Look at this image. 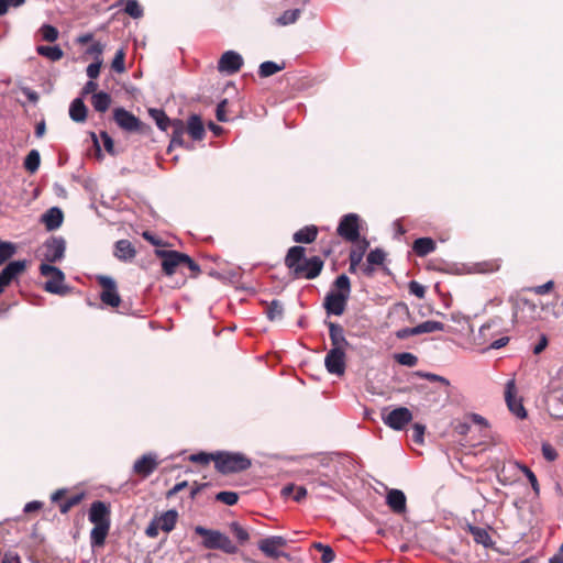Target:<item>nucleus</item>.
Instances as JSON below:
<instances>
[{
    "instance_id": "1a4fd4ad",
    "label": "nucleus",
    "mask_w": 563,
    "mask_h": 563,
    "mask_svg": "<svg viewBox=\"0 0 563 563\" xmlns=\"http://www.w3.org/2000/svg\"><path fill=\"white\" fill-rule=\"evenodd\" d=\"M103 290L100 294L101 301L110 307H118L121 302V297L117 289L115 280L106 275H100L97 278Z\"/></svg>"
},
{
    "instance_id": "ddd939ff",
    "label": "nucleus",
    "mask_w": 563,
    "mask_h": 563,
    "mask_svg": "<svg viewBox=\"0 0 563 563\" xmlns=\"http://www.w3.org/2000/svg\"><path fill=\"white\" fill-rule=\"evenodd\" d=\"M324 365L330 374L343 375L345 372V352L339 349H331L325 355Z\"/></svg>"
},
{
    "instance_id": "864d4df0",
    "label": "nucleus",
    "mask_w": 563,
    "mask_h": 563,
    "mask_svg": "<svg viewBox=\"0 0 563 563\" xmlns=\"http://www.w3.org/2000/svg\"><path fill=\"white\" fill-rule=\"evenodd\" d=\"M416 375L421 377V378H424L427 380H430V382H439V383H442L445 386L450 385V382L445 377L440 376L438 374L418 371V372H416Z\"/></svg>"
},
{
    "instance_id": "a18cd8bd",
    "label": "nucleus",
    "mask_w": 563,
    "mask_h": 563,
    "mask_svg": "<svg viewBox=\"0 0 563 563\" xmlns=\"http://www.w3.org/2000/svg\"><path fill=\"white\" fill-rule=\"evenodd\" d=\"M216 499L228 506H233L239 500V495L235 492L223 490L216 495Z\"/></svg>"
},
{
    "instance_id": "b1692460",
    "label": "nucleus",
    "mask_w": 563,
    "mask_h": 563,
    "mask_svg": "<svg viewBox=\"0 0 563 563\" xmlns=\"http://www.w3.org/2000/svg\"><path fill=\"white\" fill-rule=\"evenodd\" d=\"M187 132L194 141H201L205 135V126L201 117L198 114H191L187 122Z\"/></svg>"
},
{
    "instance_id": "e2e57ef3",
    "label": "nucleus",
    "mask_w": 563,
    "mask_h": 563,
    "mask_svg": "<svg viewBox=\"0 0 563 563\" xmlns=\"http://www.w3.org/2000/svg\"><path fill=\"white\" fill-rule=\"evenodd\" d=\"M426 427L421 423H415L412 428V439L417 443H421L423 441Z\"/></svg>"
},
{
    "instance_id": "5fc2aeb1",
    "label": "nucleus",
    "mask_w": 563,
    "mask_h": 563,
    "mask_svg": "<svg viewBox=\"0 0 563 563\" xmlns=\"http://www.w3.org/2000/svg\"><path fill=\"white\" fill-rule=\"evenodd\" d=\"M541 451L543 457L549 462H553L558 457L556 450L548 442L542 443Z\"/></svg>"
},
{
    "instance_id": "2eb2a0df",
    "label": "nucleus",
    "mask_w": 563,
    "mask_h": 563,
    "mask_svg": "<svg viewBox=\"0 0 563 563\" xmlns=\"http://www.w3.org/2000/svg\"><path fill=\"white\" fill-rule=\"evenodd\" d=\"M88 519L93 525L110 526V508L104 501H93L90 506Z\"/></svg>"
},
{
    "instance_id": "aec40b11",
    "label": "nucleus",
    "mask_w": 563,
    "mask_h": 563,
    "mask_svg": "<svg viewBox=\"0 0 563 563\" xmlns=\"http://www.w3.org/2000/svg\"><path fill=\"white\" fill-rule=\"evenodd\" d=\"M325 323L329 327V334L332 344L331 349H339L344 351V349L349 346V342L345 338L343 327L330 321H327Z\"/></svg>"
},
{
    "instance_id": "9b49d317",
    "label": "nucleus",
    "mask_w": 563,
    "mask_h": 563,
    "mask_svg": "<svg viewBox=\"0 0 563 563\" xmlns=\"http://www.w3.org/2000/svg\"><path fill=\"white\" fill-rule=\"evenodd\" d=\"M156 255L162 260L163 272L172 276L183 265L184 253L178 251L156 250Z\"/></svg>"
},
{
    "instance_id": "bb28decb",
    "label": "nucleus",
    "mask_w": 563,
    "mask_h": 563,
    "mask_svg": "<svg viewBox=\"0 0 563 563\" xmlns=\"http://www.w3.org/2000/svg\"><path fill=\"white\" fill-rule=\"evenodd\" d=\"M468 531L477 544H482L484 548H492L494 545L492 537L486 529L471 525L468 526Z\"/></svg>"
},
{
    "instance_id": "dca6fc26",
    "label": "nucleus",
    "mask_w": 563,
    "mask_h": 563,
    "mask_svg": "<svg viewBox=\"0 0 563 563\" xmlns=\"http://www.w3.org/2000/svg\"><path fill=\"white\" fill-rule=\"evenodd\" d=\"M157 455L153 452L146 453L133 464V472L142 477H148L157 467Z\"/></svg>"
},
{
    "instance_id": "6e6552de",
    "label": "nucleus",
    "mask_w": 563,
    "mask_h": 563,
    "mask_svg": "<svg viewBox=\"0 0 563 563\" xmlns=\"http://www.w3.org/2000/svg\"><path fill=\"white\" fill-rule=\"evenodd\" d=\"M66 241L63 236H51L43 244V257L48 263H56L64 258Z\"/></svg>"
},
{
    "instance_id": "7c9ffc66",
    "label": "nucleus",
    "mask_w": 563,
    "mask_h": 563,
    "mask_svg": "<svg viewBox=\"0 0 563 563\" xmlns=\"http://www.w3.org/2000/svg\"><path fill=\"white\" fill-rule=\"evenodd\" d=\"M266 305L265 314L269 321H278L284 316V305L282 301L274 299L271 302H264Z\"/></svg>"
},
{
    "instance_id": "8fccbe9b",
    "label": "nucleus",
    "mask_w": 563,
    "mask_h": 563,
    "mask_svg": "<svg viewBox=\"0 0 563 563\" xmlns=\"http://www.w3.org/2000/svg\"><path fill=\"white\" fill-rule=\"evenodd\" d=\"M396 360L399 364H401L404 366H408V367H412V366L417 365V363H418V357L415 354L409 353V352H404V353L397 354Z\"/></svg>"
},
{
    "instance_id": "0eeeda50",
    "label": "nucleus",
    "mask_w": 563,
    "mask_h": 563,
    "mask_svg": "<svg viewBox=\"0 0 563 563\" xmlns=\"http://www.w3.org/2000/svg\"><path fill=\"white\" fill-rule=\"evenodd\" d=\"M360 217L356 213L343 216L339 222L338 234L349 242H356L360 239Z\"/></svg>"
},
{
    "instance_id": "2f4dec72",
    "label": "nucleus",
    "mask_w": 563,
    "mask_h": 563,
    "mask_svg": "<svg viewBox=\"0 0 563 563\" xmlns=\"http://www.w3.org/2000/svg\"><path fill=\"white\" fill-rule=\"evenodd\" d=\"M150 117L155 121L161 131L166 132L169 129L172 120L167 117L164 110L157 108L148 109Z\"/></svg>"
},
{
    "instance_id": "6e6d98bb",
    "label": "nucleus",
    "mask_w": 563,
    "mask_h": 563,
    "mask_svg": "<svg viewBox=\"0 0 563 563\" xmlns=\"http://www.w3.org/2000/svg\"><path fill=\"white\" fill-rule=\"evenodd\" d=\"M100 139L103 143V147L104 150L110 154V155H115V151H114V142L112 140V137L109 135L108 132L106 131H101L100 132Z\"/></svg>"
},
{
    "instance_id": "6ab92c4d",
    "label": "nucleus",
    "mask_w": 563,
    "mask_h": 563,
    "mask_svg": "<svg viewBox=\"0 0 563 563\" xmlns=\"http://www.w3.org/2000/svg\"><path fill=\"white\" fill-rule=\"evenodd\" d=\"M386 504L394 514L401 515L407 510V498L402 490L391 488L387 492Z\"/></svg>"
},
{
    "instance_id": "69168bd1",
    "label": "nucleus",
    "mask_w": 563,
    "mask_h": 563,
    "mask_svg": "<svg viewBox=\"0 0 563 563\" xmlns=\"http://www.w3.org/2000/svg\"><path fill=\"white\" fill-rule=\"evenodd\" d=\"M159 530H161L159 526L157 525V522L153 518L151 520L150 525L147 526L146 530H145V534L148 538H156L158 536Z\"/></svg>"
},
{
    "instance_id": "4be33fe9",
    "label": "nucleus",
    "mask_w": 563,
    "mask_h": 563,
    "mask_svg": "<svg viewBox=\"0 0 563 563\" xmlns=\"http://www.w3.org/2000/svg\"><path fill=\"white\" fill-rule=\"evenodd\" d=\"M64 220V214L60 208L52 207L42 217V221L48 231L58 229Z\"/></svg>"
},
{
    "instance_id": "72a5a7b5",
    "label": "nucleus",
    "mask_w": 563,
    "mask_h": 563,
    "mask_svg": "<svg viewBox=\"0 0 563 563\" xmlns=\"http://www.w3.org/2000/svg\"><path fill=\"white\" fill-rule=\"evenodd\" d=\"M36 52L38 55L46 57L52 62H57L63 58L64 52L58 45L47 46L40 45L36 47Z\"/></svg>"
},
{
    "instance_id": "680f3d73",
    "label": "nucleus",
    "mask_w": 563,
    "mask_h": 563,
    "mask_svg": "<svg viewBox=\"0 0 563 563\" xmlns=\"http://www.w3.org/2000/svg\"><path fill=\"white\" fill-rule=\"evenodd\" d=\"M228 104V100L223 99L217 104L216 117L220 122H227L229 119L227 117L225 107Z\"/></svg>"
},
{
    "instance_id": "a878e982",
    "label": "nucleus",
    "mask_w": 563,
    "mask_h": 563,
    "mask_svg": "<svg viewBox=\"0 0 563 563\" xmlns=\"http://www.w3.org/2000/svg\"><path fill=\"white\" fill-rule=\"evenodd\" d=\"M412 250L418 256L422 257L435 250V242L431 238H419L415 240Z\"/></svg>"
},
{
    "instance_id": "412c9836",
    "label": "nucleus",
    "mask_w": 563,
    "mask_h": 563,
    "mask_svg": "<svg viewBox=\"0 0 563 563\" xmlns=\"http://www.w3.org/2000/svg\"><path fill=\"white\" fill-rule=\"evenodd\" d=\"M136 255L133 244L125 239L119 240L114 244V256L122 262H130Z\"/></svg>"
},
{
    "instance_id": "cd10ccee",
    "label": "nucleus",
    "mask_w": 563,
    "mask_h": 563,
    "mask_svg": "<svg viewBox=\"0 0 563 563\" xmlns=\"http://www.w3.org/2000/svg\"><path fill=\"white\" fill-rule=\"evenodd\" d=\"M318 234V229L314 225H306L294 233L292 240L297 243H312Z\"/></svg>"
},
{
    "instance_id": "c85d7f7f",
    "label": "nucleus",
    "mask_w": 563,
    "mask_h": 563,
    "mask_svg": "<svg viewBox=\"0 0 563 563\" xmlns=\"http://www.w3.org/2000/svg\"><path fill=\"white\" fill-rule=\"evenodd\" d=\"M64 282L65 279H57V277L54 276L44 283L43 288L49 294L65 296L69 292V287L64 285Z\"/></svg>"
},
{
    "instance_id": "f3484780",
    "label": "nucleus",
    "mask_w": 563,
    "mask_h": 563,
    "mask_svg": "<svg viewBox=\"0 0 563 563\" xmlns=\"http://www.w3.org/2000/svg\"><path fill=\"white\" fill-rule=\"evenodd\" d=\"M516 386L515 380L510 379L506 384L505 398L509 410L518 418L523 419L527 416V411L520 399L515 396Z\"/></svg>"
},
{
    "instance_id": "13d9d810",
    "label": "nucleus",
    "mask_w": 563,
    "mask_h": 563,
    "mask_svg": "<svg viewBox=\"0 0 563 563\" xmlns=\"http://www.w3.org/2000/svg\"><path fill=\"white\" fill-rule=\"evenodd\" d=\"M24 2L25 0H0V16L8 12L9 7L18 8Z\"/></svg>"
},
{
    "instance_id": "de8ad7c7",
    "label": "nucleus",
    "mask_w": 563,
    "mask_h": 563,
    "mask_svg": "<svg viewBox=\"0 0 563 563\" xmlns=\"http://www.w3.org/2000/svg\"><path fill=\"white\" fill-rule=\"evenodd\" d=\"M519 468L528 478L533 492L538 495L540 493V486H539L536 474L528 466H526L523 464H520Z\"/></svg>"
},
{
    "instance_id": "4d7b16f0",
    "label": "nucleus",
    "mask_w": 563,
    "mask_h": 563,
    "mask_svg": "<svg viewBox=\"0 0 563 563\" xmlns=\"http://www.w3.org/2000/svg\"><path fill=\"white\" fill-rule=\"evenodd\" d=\"M367 246H368V243L366 240H364V245L361 247L360 251H351L350 262H352V266H357L361 263V261L363 260V256H364V252Z\"/></svg>"
},
{
    "instance_id": "a211bd4d",
    "label": "nucleus",
    "mask_w": 563,
    "mask_h": 563,
    "mask_svg": "<svg viewBox=\"0 0 563 563\" xmlns=\"http://www.w3.org/2000/svg\"><path fill=\"white\" fill-rule=\"evenodd\" d=\"M169 128L172 129V135H170V143L168 146V151H170L175 146H184L187 150L194 148L192 144L185 143V141H184V133L186 132L187 128L183 120H180V119L172 120Z\"/></svg>"
},
{
    "instance_id": "37998d69",
    "label": "nucleus",
    "mask_w": 563,
    "mask_h": 563,
    "mask_svg": "<svg viewBox=\"0 0 563 563\" xmlns=\"http://www.w3.org/2000/svg\"><path fill=\"white\" fill-rule=\"evenodd\" d=\"M124 12L133 19H140L143 16V9L137 0H125Z\"/></svg>"
},
{
    "instance_id": "4468645a",
    "label": "nucleus",
    "mask_w": 563,
    "mask_h": 563,
    "mask_svg": "<svg viewBox=\"0 0 563 563\" xmlns=\"http://www.w3.org/2000/svg\"><path fill=\"white\" fill-rule=\"evenodd\" d=\"M26 263L25 260L12 261L0 272V295L4 287L26 268Z\"/></svg>"
},
{
    "instance_id": "c756f323",
    "label": "nucleus",
    "mask_w": 563,
    "mask_h": 563,
    "mask_svg": "<svg viewBox=\"0 0 563 563\" xmlns=\"http://www.w3.org/2000/svg\"><path fill=\"white\" fill-rule=\"evenodd\" d=\"M110 526L95 525L90 531V544L92 548L102 547L108 536Z\"/></svg>"
},
{
    "instance_id": "393cba45",
    "label": "nucleus",
    "mask_w": 563,
    "mask_h": 563,
    "mask_svg": "<svg viewBox=\"0 0 563 563\" xmlns=\"http://www.w3.org/2000/svg\"><path fill=\"white\" fill-rule=\"evenodd\" d=\"M69 117L75 122H84L87 118V107L81 98H76L69 106Z\"/></svg>"
},
{
    "instance_id": "f704fd0d",
    "label": "nucleus",
    "mask_w": 563,
    "mask_h": 563,
    "mask_svg": "<svg viewBox=\"0 0 563 563\" xmlns=\"http://www.w3.org/2000/svg\"><path fill=\"white\" fill-rule=\"evenodd\" d=\"M92 107L98 112H106L111 104V97L108 92L99 91L92 95Z\"/></svg>"
},
{
    "instance_id": "338daca9",
    "label": "nucleus",
    "mask_w": 563,
    "mask_h": 563,
    "mask_svg": "<svg viewBox=\"0 0 563 563\" xmlns=\"http://www.w3.org/2000/svg\"><path fill=\"white\" fill-rule=\"evenodd\" d=\"M183 265H186L191 272L200 273V266L187 254L184 253Z\"/></svg>"
},
{
    "instance_id": "0e129e2a",
    "label": "nucleus",
    "mask_w": 563,
    "mask_h": 563,
    "mask_svg": "<svg viewBox=\"0 0 563 563\" xmlns=\"http://www.w3.org/2000/svg\"><path fill=\"white\" fill-rule=\"evenodd\" d=\"M553 286H554L553 280H549L543 285L532 287L530 290L537 295H544V294L549 292L553 288Z\"/></svg>"
},
{
    "instance_id": "7ed1b4c3",
    "label": "nucleus",
    "mask_w": 563,
    "mask_h": 563,
    "mask_svg": "<svg viewBox=\"0 0 563 563\" xmlns=\"http://www.w3.org/2000/svg\"><path fill=\"white\" fill-rule=\"evenodd\" d=\"M195 533L203 537L202 545L208 550H221L227 554H235L239 551L236 544L219 530L197 526L195 527Z\"/></svg>"
},
{
    "instance_id": "c9c22d12",
    "label": "nucleus",
    "mask_w": 563,
    "mask_h": 563,
    "mask_svg": "<svg viewBox=\"0 0 563 563\" xmlns=\"http://www.w3.org/2000/svg\"><path fill=\"white\" fill-rule=\"evenodd\" d=\"M285 68V64H277L273 60L263 62L258 67V76L261 78H267L269 76L275 75L276 73L283 70Z\"/></svg>"
},
{
    "instance_id": "ea45409f",
    "label": "nucleus",
    "mask_w": 563,
    "mask_h": 563,
    "mask_svg": "<svg viewBox=\"0 0 563 563\" xmlns=\"http://www.w3.org/2000/svg\"><path fill=\"white\" fill-rule=\"evenodd\" d=\"M230 530L240 544H245L250 540V533L247 529L241 526L239 522H231Z\"/></svg>"
},
{
    "instance_id": "09e8293b",
    "label": "nucleus",
    "mask_w": 563,
    "mask_h": 563,
    "mask_svg": "<svg viewBox=\"0 0 563 563\" xmlns=\"http://www.w3.org/2000/svg\"><path fill=\"white\" fill-rule=\"evenodd\" d=\"M216 460H217V453L213 454V453L199 452L196 454H191L189 456L190 462L199 463V464H208L210 461L216 462Z\"/></svg>"
},
{
    "instance_id": "e433bc0d",
    "label": "nucleus",
    "mask_w": 563,
    "mask_h": 563,
    "mask_svg": "<svg viewBox=\"0 0 563 563\" xmlns=\"http://www.w3.org/2000/svg\"><path fill=\"white\" fill-rule=\"evenodd\" d=\"M416 328L417 335L424 334V333H432L435 331H443L445 325L444 323L440 321L434 320H427L418 325Z\"/></svg>"
},
{
    "instance_id": "c03bdc74",
    "label": "nucleus",
    "mask_w": 563,
    "mask_h": 563,
    "mask_svg": "<svg viewBox=\"0 0 563 563\" xmlns=\"http://www.w3.org/2000/svg\"><path fill=\"white\" fill-rule=\"evenodd\" d=\"M40 34L44 41L55 42L58 38V30L51 24H43L40 27Z\"/></svg>"
},
{
    "instance_id": "3c124183",
    "label": "nucleus",
    "mask_w": 563,
    "mask_h": 563,
    "mask_svg": "<svg viewBox=\"0 0 563 563\" xmlns=\"http://www.w3.org/2000/svg\"><path fill=\"white\" fill-rule=\"evenodd\" d=\"M386 254L382 249L372 250L367 255V262L371 265H382L385 261Z\"/></svg>"
},
{
    "instance_id": "9d476101",
    "label": "nucleus",
    "mask_w": 563,
    "mask_h": 563,
    "mask_svg": "<svg viewBox=\"0 0 563 563\" xmlns=\"http://www.w3.org/2000/svg\"><path fill=\"white\" fill-rule=\"evenodd\" d=\"M383 421L393 430H402L412 419L411 411L406 407L393 409L387 415H383Z\"/></svg>"
},
{
    "instance_id": "58836bf2",
    "label": "nucleus",
    "mask_w": 563,
    "mask_h": 563,
    "mask_svg": "<svg viewBox=\"0 0 563 563\" xmlns=\"http://www.w3.org/2000/svg\"><path fill=\"white\" fill-rule=\"evenodd\" d=\"M16 253V245L9 241L0 240V266Z\"/></svg>"
},
{
    "instance_id": "423d86ee",
    "label": "nucleus",
    "mask_w": 563,
    "mask_h": 563,
    "mask_svg": "<svg viewBox=\"0 0 563 563\" xmlns=\"http://www.w3.org/2000/svg\"><path fill=\"white\" fill-rule=\"evenodd\" d=\"M287 545V539L283 536H271L258 541L257 548L271 559L287 556L282 550Z\"/></svg>"
},
{
    "instance_id": "20e7f679",
    "label": "nucleus",
    "mask_w": 563,
    "mask_h": 563,
    "mask_svg": "<svg viewBox=\"0 0 563 563\" xmlns=\"http://www.w3.org/2000/svg\"><path fill=\"white\" fill-rule=\"evenodd\" d=\"M252 461L241 452H217L216 468L221 474H232L246 471Z\"/></svg>"
},
{
    "instance_id": "49530a36",
    "label": "nucleus",
    "mask_w": 563,
    "mask_h": 563,
    "mask_svg": "<svg viewBox=\"0 0 563 563\" xmlns=\"http://www.w3.org/2000/svg\"><path fill=\"white\" fill-rule=\"evenodd\" d=\"M111 68L118 73V74H121V73H124L125 70V65H124V51L123 48H120L119 51H117L113 59H112V63H111Z\"/></svg>"
},
{
    "instance_id": "603ef678",
    "label": "nucleus",
    "mask_w": 563,
    "mask_h": 563,
    "mask_svg": "<svg viewBox=\"0 0 563 563\" xmlns=\"http://www.w3.org/2000/svg\"><path fill=\"white\" fill-rule=\"evenodd\" d=\"M81 499H82V494H78V495H74V496L69 497L68 499H66L65 501H63L59 505L60 512L67 514L73 507L78 505L81 501Z\"/></svg>"
},
{
    "instance_id": "79ce46f5",
    "label": "nucleus",
    "mask_w": 563,
    "mask_h": 563,
    "mask_svg": "<svg viewBox=\"0 0 563 563\" xmlns=\"http://www.w3.org/2000/svg\"><path fill=\"white\" fill-rule=\"evenodd\" d=\"M40 273L42 276H51V278L55 276L57 277V279H65V274L63 273V271L48 262L42 263L40 265Z\"/></svg>"
},
{
    "instance_id": "f8f14e48",
    "label": "nucleus",
    "mask_w": 563,
    "mask_h": 563,
    "mask_svg": "<svg viewBox=\"0 0 563 563\" xmlns=\"http://www.w3.org/2000/svg\"><path fill=\"white\" fill-rule=\"evenodd\" d=\"M243 66V57L235 51H227L224 52L219 62L218 69L221 73H225L228 75H233L238 73Z\"/></svg>"
},
{
    "instance_id": "473e14b6",
    "label": "nucleus",
    "mask_w": 563,
    "mask_h": 563,
    "mask_svg": "<svg viewBox=\"0 0 563 563\" xmlns=\"http://www.w3.org/2000/svg\"><path fill=\"white\" fill-rule=\"evenodd\" d=\"M301 12V9L286 10L275 19V24L278 26H288L295 24L299 20Z\"/></svg>"
},
{
    "instance_id": "052dcab7",
    "label": "nucleus",
    "mask_w": 563,
    "mask_h": 563,
    "mask_svg": "<svg viewBox=\"0 0 563 563\" xmlns=\"http://www.w3.org/2000/svg\"><path fill=\"white\" fill-rule=\"evenodd\" d=\"M409 291L418 298H423L426 295L424 286L416 280L409 283Z\"/></svg>"
},
{
    "instance_id": "f257e3e1",
    "label": "nucleus",
    "mask_w": 563,
    "mask_h": 563,
    "mask_svg": "<svg viewBox=\"0 0 563 563\" xmlns=\"http://www.w3.org/2000/svg\"><path fill=\"white\" fill-rule=\"evenodd\" d=\"M285 265L296 278L314 279L323 268V261L319 256L305 257V247L291 246L285 257Z\"/></svg>"
},
{
    "instance_id": "a19ab883",
    "label": "nucleus",
    "mask_w": 563,
    "mask_h": 563,
    "mask_svg": "<svg viewBox=\"0 0 563 563\" xmlns=\"http://www.w3.org/2000/svg\"><path fill=\"white\" fill-rule=\"evenodd\" d=\"M312 548L322 553L321 563H332L334 561L335 553L330 545L323 544L321 542H314L312 543Z\"/></svg>"
},
{
    "instance_id": "4c0bfd02",
    "label": "nucleus",
    "mask_w": 563,
    "mask_h": 563,
    "mask_svg": "<svg viewBox=\"0 0 563 563\" xmlns=\"http://www.w3.org/2000/svg\"><path fill=\"white\" fill-rule=\"evenodd\" d=\"M40 164H41L40 152L37 150H31L24 159V163H23L24 168L27 172L33 174L38 169Z\"/></svg>"
},
{
    "instance_id": "bf43d9fd",
    "label": "nucleus",
    "mask_w": 563,
    "mask_h": 563,
    "mask_svg": "<svg viewBox=\"0 0 563 563\" xmlns=\"http://www.w3.org/2000/svg\"><path fill=\"white\" fill-rule=\"evenodd\" d=\"M102 60L97 59L96 62L88 65L86 73L90 79H96L99 76Z\"/></svg>"
},
{
    "instance_id": "39448f33",
    "label": "nucleus",
    "mask_w": 563,
    "mask_h": 563,
    "mask_svg": "<svg viewBox=\"0 0 563 563\" xmlns=\"http://www.w3.org/2000/svg\"><path fill=\"white\" fill-rule=\"evenodd\" d=\"M113 119L118 126L126 132H143L145 126L137 117L122 107L113 110Z\"/></svg>"
},
{
    "instance_id": "5701e85b",
    "label": "nucleus",
    "mask_w": 563,
    "mask_h": 563,
    "mask_svg": "<svg viewBox=\"0 0 563 563\" xmlns=\"http://www.w3.org/2000/svg\"><path fill=\"white\" fill-rule=\"evenodd\" d=\"M154 519L162 531L169 533L176 526L178 520V511L176 509H169L159 516H155Z\"/></svg>"
},
{
    "instance_id": "f03ea898",
    "label": "nucleus",
    "mask_w": 563,
    "mask_h": 563,
    "mask_svg": "<svg viewBox=\"0 0 563 563\" xmlns=\"http://www.w3.org/2000/svg\"><path fill=\"white\" fill-rule=\"evenodd\" d=\"M351 295V280L347 275L341 274L333 282L331 289L324 297L323 307L328 314L341 316L345 311Z\"/></svg>"
},
{
    "instance_id": "774afa93",
    "label": "nucleus",
    "mask_w": 563,
    "mask_h": 563,
    "mask_svg": "<svg viewBox=\"0 0 563 563\" xmlns=\"http://www.w3.org/2000/svg\"><path fill=\"white\" fill-rule=\"evenodd\" d=\"M413 335H417L415 327H412V328H402V329H399L396 332V338L399 339V340H405V339H407L409 336H413Z\"/></svg>"
}]
</instances>
